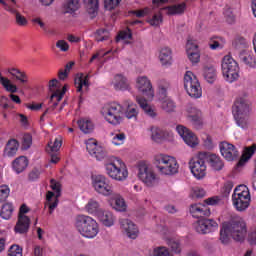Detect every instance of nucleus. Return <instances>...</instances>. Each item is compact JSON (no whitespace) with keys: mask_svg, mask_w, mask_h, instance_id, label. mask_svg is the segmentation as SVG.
Here are the masks:
<instances>
[{"mask_svg":"<svg viewBox=\"0 0 256 256\" xmlns=\"http://www.w3.org/2000/svg\"><path fill=\"white\" fill-rule=\"evenodd\" d=\"M100 113L107 123L117 126L123 123V117L137 121L139 117V107L129 99L124 100L122 103L113 101L105 103Z\"/></svg>","mask_w":256,"mask_h":256,"instance_id":"obj_1","label":"nucleus"},{"mask_svg":"<svg viewBox=\"0 0 256 256\" xmlns=\"http://www.w3.org/2000/svg\"><path fill=\"white\" fill-rule=\"evenodd\" d=\"M245 235H247V224L242 218H234L224 222L220 229V241L223 245H229L231 239L244 241Z\"/></svg>","mask_w":256,"mask_h":256,"instance_id":"obj_2","label":"nucleus"},{"mask_svg":"<svg viewBox=\"0 0 256 256\" xmlns=\"http://www.w3.org/2000/svg\"><path fill=\"white\" fill-rule=\"evenodd\" d=\"M154 167L163 177H173L179 173V162L176 157L159 153L154 156Z\"/></svg>","mask_w":256,"mask_h":256,"instance_id":"obj_3","label":"nucleus"},{"mask_svg":"<svg viewBox=\"0 0 256 256\" xmlns=\"http://www.w3.org/2000/svg\"><path fill=\"white\" fill-rule=\"evenodd\" d=\"M104 169L106 175L113 181H126L129 177V170L124 161L119 158L112 156L104 162Z\"/></svg>","mask_w":256,"mask_h":256,"instance_id":"obj_4","label":"nucleus"},{"mask_svg":"<svg viewBox=\"0 0 256 256\" xmlns=\"http://www.w3.org/2000/svg\"><path fill=\"white\" fill-rule=\"evenodd\" d=\"M74 227L85 239H95V236L99 235V224L91 216L78 215L75 218Z\"/></svg>","mask_w":256,"mask_h":256,"instance_id":"obj_5","label":"nucleus"},{"mask_svg":"<svg viewBox=\"0 0 256 256\" xmlns=\"http://www.w3.org/2000/svg\"><path fill=\"white\" fill-rule=\"evenodd\" d=\"M232 204L236 211H247L251 205V194L249 188L245 185H240L234 189L232 194Z\"/></svg>","mask_w":256,"mask_h":256,"instance_id":"obj_6","label":"nucleus"},{"mask_svg":"<svg viewBox=\"0 0 256 256\" xmlns=\"http://www.w3.org/2000/svg\"><path fill=\"white\" fill-rule=\"evenodd\" d=\"M221 69L223 79L227 83H235L239 79V64L230 55L223 57Z\"/></svg>","mask_w":256,"mask_h":256,"instance_id":"obj_7","label":"nucleus"},{"mask_svg":"<svg viewBox=\"0 0 256 256\" xmlns=\"http://www.w3.org/2000/svg\"><path fill=\"white\" fill-rule=\"evenodd\" d=\"M171 87L169 81L162 79L158 81V99L160 101V107L166 113H173L175 111V102H173L169 96H167V91Z\"/></svg>","mask_w":256,"mask_h":256,"instance_id":"obj_8","label":"nucleus"},{"mask_svg":"<svg viewBox=\"0 0 256 256\" xmlns=\"http://www.w3.org/2000/svg\"><path fill=\"white\" fill-rule=\"evenodd\" d=\"M92 187L99 195H103V197H111L115 195L113 184L110 179L105 177V175L92 176Z\"/></svg>","mask_w":256,"mask_h":256,"instance_id":"obj_9","label":"nucleus"},{"mask_svg":"<svg viewBox=\"0 0 256 256\" xmlns=\"http://www.w3.org/2000/svg\"><path fill=\"white\" fill-rule=\"evenodd\" d=\"M184 88L193 99H199L203 95L201 83H199V79L191 71H187L184 75Z\"/></svg>","mask_w":256,"mask_h":256,"instance_id":"obj_10","label":"nucleus"},{"mask_svg":"<svg viewBox=\"0 0 256 256\" xmlns=\"http://www.w3.org/2000/svg\"><path fill=\"white\" fill-rule=\"evenodd\" d=\"M138 179L146 185V187H155L157 185V174L153 171V168L145 162H141L138 165Z\"/></svg>","mask_w":256,"mask_h":256,"instance_id":"obj_11","label":"nucleus"},{"mask_svg":"<svg viewBox=\"0 0 256 256\" xmlns=\"http://www.w3.org/2000/svg\"><path fill=\"white\" fill-rule=\"evenodd\" d=\"M188 165L195 179H198V180L205 179L207 175V165H205V160H203V158H200V157L191 158Z\"/></svg>","mask_w":256,"mask_h":256,"instance_id":"obj_12","label":"nucleus"},{"mask_svg":"<svg viewBox=\"0 0 256 256\" xmlns=\"http://www.w3.org/2000/svg\"><path fill=\"white\" fill-rule=\"evenodd\" d=\"M49 90L51 91V102L52 104V110L56 108L57 103L63 99V96L67 92V88L63 85H61V82L57 79H52L49 81Z\"/></svg>","mask_w":256,"mask_h":256,"instance_id":"obj_13","label":"nucleus"},{"mask_svg":"<svg viewBox=\"0 0 256 256\" xmlns=\"http://www.w3.org/2000/svg\"><path fill=\"white\" fill-rule=\"evenodd\" d=\"M135 87L139 93H142L144 97L152 100L155 97V89H153V84L147 76H138L136 78Z\"/></svg>","mask_w":256,"mask_h":256,"instance_id":"obj_14","label":"nucleus"},{"mask_svg":"<svg viewBox=\"0 0 256 256\" xmlns=\"http://www.w3.org/2000/svg\"><path fill=\"white\" fill-rule=\"evenodd\" d=\"M193 227L200 235H207L219 229V224L213 219H200L193 224Z\"/></svg>","mask_w":256,"mask_h":256,"instance_id":"obj_15","label":"nucleus"},{"mask_svg":"<svg viewBox=\"0 0 256 256\" xmlns=\"http://www.w3.org/2000/svg\"><path fill=\"white\" fill-rule=\"evenodd\" d=\"M86 149L89 155L97 159V161H103V159L107 157V150L99 146L94 139H88L86 141Z\"/></svg>","mask_w":256,"mask_h":256,"instance_id":"obj_16","label":"nucleus"},{"mask_svg":"<svg viewBox=\"0 0 256 256\" xmlns=\"http://www.w3.org/2000/svg\"><path fill=\"white\" fill-rule=\"evenodd\" d=\"M176 131L188 147H197V145H199V139H197V136L194 135V133H192L187 127L178 125L176 126Z\"/></svg>","mask_w":256,"mask_h":256,"instance_id":"obj_17","label":"nucleus"},{"mask_svg":"<svg viewBox=\"0 0 256 256\" xmlns=\"http://www.w3.org/2000/svg\"><path fill=\"white\" fill-rule=\"evenodd\" d=\"M186 53L189 61L195 65L201 61V54L199 53V45L196 40L189 38L186 43Z\"/></svg>","mask_w":256,"mask_h":256,"instance_id":"obj_18","label":"nucleus"},{"mask_svg":"<svg viewBox=\"0 0 256 256\" xmlns=\"http://www.w3.org/2000/svg\"><path fill=\"white\" fill-rule=\"evenodd\" d=\"M232 113L233 115H250L251 101L245 97L237 98L233 105Z\"/></svg>","mask_w":256,"mask_h":256,"instance_id":"obj_19","label":"nucleus"},{"mask_svg":"<svg viewBox=\"0 0 256 256\" xmlns=\"http://www.w3.org/2000/svg\"><path fill=\"white\" fill-rule=\"evenodd\" d=\"M119 223L122 231L127 235V237L130 239H137V235H139V228L133 221L127 218H121Z\"/></svg>","mask_w":256,"mask_h":256,"instance_id":"obj_20","label":"nucleus"},{"mask_svg":"<svg viewBox=\"0 0 256 256\" xmlns=\"http://www.w3.org/2000/svg\"><path fill=\"white\" fill-rule=\"evenodd\" d=\"M220 153L226 161H235L239 157V151L235 146L228 142H222L220 144Z\"/></svg>","mask_w":256,"mask_h":256,"instance_id":"obj_21","label":"nucleus"},{"mask_svg":"<svg viewBox=\"0 0 256 256\" xmlns=\"http://www.w3.org/2000/svg\"><path fill=\"white\" fill-rule=\"evenodd\" d=\"M136 102L138 103L139 107L142 109L146 117H148L149 119H157L159 115L157 113V109L155 108V106L148 104L147 99L137 96Z\"/></svg>","mask_w":256,"mask_h":256,"instance_id":"obj_22","label":"nucleus"},{"mask_svg":"<svg viewBox=\"0 0 256 256\" xmlns=\"http://www.w3.org/2000/svg\"><path fill=\"white\" fill-rule=\"evenodd\" d=\"M158 59L162 67H171L173 65V50L167 46L161 47L158 51Z\"/></svg>","mask_w":256,"mask_h":256,"instance_id":"obj_23","label":"nucleus"},{"mask_svg":"<svg viewBox=\"0 0 256 256\" xmlns=\"http://www.w3.org/2000/svg\"><path fill=\"white\" fill-rule=\"evenodd\" d=\"M186 118H187V121L189 123H191L197 129H199V127H201V125H203V118H202L201 110H199L195 107H190L187 109Z\"/></svg>","mask_w":256,"mask_h":256,"instance_id":"obj_24","label":"nucleus"},{"mask_svg":"<svg viewBox=\"0 0 256 256\" xmlns=\"http://www.w3.org/2000/svg\"><path fill=\"white\" fill-rule=\"evenodd\" d=\"M96 217L104 227H113V225H115V221H117L115 214L109 210H102Z\"/></svg>","mask_w":256,"mask_h":256,"instance_id":"obj_25","label":"nucleus"},{"mask_svg":"<svg viewBox=\"0 0 256 256\" xmlns=\"http://www.w3.org/2000/svg\"><path fill=\"white\" fill-rule=\"evenodd\" d=\"M109 203L115 211L124 212L127 211V203L125 202V199L121 194L114 193L112 196H110Z\"/></svg>","mask_w":256,"mask_h":256,"instance_id":"obj_26","label":"nucleus"},{"mask_svg":"<svg viewBox=\"0 0 256 256\" xmlns=\"http://www.w3.org/2000/svg\"><path fill=\"white\" fill-rule=\"evenodd\" d=\"M112 85L116 91L131 90V85H129V80H127V77L123 76L122 74H117L114 76Z\"/></svg>","mask_w":256,"mask_h":256,"instance_id":"obj_27","label":"nucleus"},{"mask_svg":"<svg viewBox=\"0 0 256 256\" xmlns=\"http://www.w3.org/2000/svg\"><path fill=\"white\" fill-rule=\"evenodd\" d=\"M190 213L195 219H201V217H209L211 211L203 204H192L190 206Z\"/></svg>","mask_w":256,"mask_h":256,"instance_id":"obj_28","label":"nucleus"},{"mask_svg":"<svg viewBox=\"0 0 256 256\" xmlns=\"http://www.w3.org/2000/svg\"><path fill=\"white\" fill-rule=\"evenodd\" d=\"M206 161L212 171H222L223 167H225L223 159L216 154H208L206 156Z\"/></svg>","mask_w":256,"mask_h":256,"instance_id":"obj_29","label":"nucleus"},{"mask_svg":"<svg viewBox=\"0 0 256 256\" xmlns=\"http://www.w3.org/2000/svg\"><path fill=\"white\" fill-rule=\"evenodd\" d=\"M30 225L31 219H29L27 215H18V221L16 223L14 231L16 233H20V235H23V233H27V231H29Z\"/></svg>","mask_w":256,"mask_h":256,"instance_id":"obj_30","label":"nucleus"},{"mask_svg":"<svg viewBox=\"0 0 256 256\" xmlns=\"http://www.w3.org/2000/svg\"><path fill=\"white\" fill-rule=\"evenodd\" d=\"M50 187L53 191H55L56 193V198L53 202H49V213L50 215L53 214V211H55V209H57V205H59V199H57L58 197H61V184L55 180H51L50 182Z\"/></svg>","mask_w":256,"mask_h":256,"instance_id":"obj_31","label":"nucleus"},{"mask_svg":"<svg viewBox=\"0 0 256 256\" xmlns=\"http://www.w3.org/2000/svg\"><path fill=\"white\" fill-rule=\"evenodd\" d=\"M19 151V142L15 139H10L4 148L3 157H15Z\"/></svg>","mask_w":256,"mask_h":256,"instance_id":"obj_32","label":"nucleus"},{"mask_svg":"<svg viewBox=\"0 0 256 256\" xmlns=\"http://www.w3.org/2000/svg\"><path fill=\"white\" fill-rule=\"evenodd\" d=\"M239 59L241 63H244V65H247V67H256L255 55H253L251 50H243L239 54Z\"/></svg>","mask_w":256,"mask_h":256,"instance_id":"obj_33","label":"nucleus"},{"mask_svg":"<svg viewBox=\"0 0 256 256\" xmlns=\"http://www.w3.org/2000/svg\"><path fill=\"white\" fill-rule=\"evenodd\" d=\"M29 165V160H27V157L20 156L16 158L12 163V169L19 175V173H23L27 169V166Z\"/></svg>","mask_w":256,"mask_h":256,"instance_id":"obj_34","label":"nucleus"},{"mask_svg":"<svg viewBox=\"0 0 256 256\" xmlns=\"http://www.w3.org/2000/svg\"><path fill=\"white\" fill-rule=\"evenodd\" d=\"M237 127L240 129H249L251 126V118L249 114H236L233 115Z\"/></svg>","mask_w":256,"mask_h":256,"instance_id":"obj_35","label":"nucleus"},{"mask_svg":"<svg viewBox=\"0 0 256 256\" xmlns=\"http://www.w3.org/2000/svg\"><path fill=\"white\" fill-rule=\"evenodd\" d=\"M8 73L11 74L20 85H27L29 83V77L27 74L25 72H21V70L17 68L8 69Z\"/></svg>","mask_w":256,"mask_h":256,"instance_id":"obj_36","label":"nucleus"},{"mask_svg":"<svg viewBox=\"0 0 256 256\" xmlns=\"http://www.w3.org/2000/svg\"><path fill=\"white\" fill-rule=\"evenodd\" d=\"M74 85L78 93H82L83 87H89V75L83 73L77 74L74 79Z\"/></svg>","mask_w":256,"mask_h":256,"instance_id":"obj_37","label":"nucleus"},{"mask_svg":"<svg viewBox=\"0 0 256 256\" xmlns=\"http://www.w3.org/2000/svg\"><path fill=\"white\" fill-rule=\"evenodd\" d=\"M78 127L82 133H93V129H95V124L89 118H81L77 121Z\"/></svg>","mask_w":256,"mask_h":256,"instance_id":"obj_38","label":"nucleus"},{"mask_svg":"<svg viewBox=\"0 0 256 256\" xmlns=\"http://www.w3.org/2000/svg\"><path fill=\"white\" fill-rule=\"evenodd\" d=\"M85 209L89 215H94V217H98L99 213L103 211L101 208V205L97 200L91 199L88 201V203L85 206Z\"/></svg>","mask_w":256,"mask_h":256,"instance_id":"obj_39","label":"nucleus"},{"mask_svg":"<svg viewBox=\"0 0 256 256\" xmlns=\"http://www.w3.org/2000/svg\"><path fill=\"white\" fill-rule=\"evenodd\" d=\"M203 77L207 83H215V80L217 79V69H215V66H205L203 70Z\"/></svg>","mask_w":256,"mask_h":256,"instance_id":"obj_40","label":"nucleus"},{"mask_svg":"<svg viewBox=\"0 0 256 256\" xmlns=\"http://www.w3.org/2000/svg\"><path fill=\"white\" fill-rule=\"evenodd\" d=\"M151 139L155 143H161L164 139H167V132L161 128L152 127L151 128Z\"/></svg>","mask_w":256,"mask_h":256,"instance_id":"obj_41","label":"nucleus"},{"mask_svg":"<svg viewBox=\"0 0 256 256\" xmlns=\"http://www.w3.org/2000/svg\"><path fill=\"white\" fill-rule=\"evenodd\" d=\"M0 84L8 93H17V85L13 84V82L9 78L1 75V72H0Z\"/></svg>","mask_w":256,"mask_h":256,"instance_id":"obj_42","label":"nucleus"},{"mask_svg":"<svg viewBox=\"0 0 256 256\" xmlns=\"http://www.w3.org/2000/svg\"><path fill=\"white\" fill-rule=\"evenodd\" d=\"M185 7H187V5L185 3H181L166 7L164 10L166 11L167 15H181L185 12Z\"/></svg>","mask_w":256,"mask_h":256,"instance_id":"obj_43","label":"nucleus"},{"mask_svg":"<svg viewBox=\"0 0 256 256\" xmlns=\"http://www.w3.org/2000/svg\"><path fill=\"white\" fill-rule=\"evenodd\" d=\"M148 256H174L173 253H171V250L165 246H157L153 248Z\"/></svg>","mask_w":256,"mask_h":256,"instance_id":"obj_44","label":"nucleus"},{"mask_svg":"<svg viewBox=\"0 0 256 256\" xmlns=\"http://www.w3.org/2000/svg\"><path fill=\"white\" fill-rule=\"evenodd\" d=\"M13 211H14L13 204L5 203L4 205H2L0 217H2V219H5L6 221H9V219H11L13 215Z\"/></svg>","mask_w":256,"mask_h":256,"instance_id":"obj_45","label":"nucleus"},{"mask_svg":"<svg viewBox=\"0 0 256 256\" xmlns=\"http://www.w3.org/2000/svg\"><path fill=\"white\" fill-rule=\"evenodd\" d=\"M110 136L112 144L116 147L123 145L125 143V140L127 139L125 133L121 132L111 133Z\"/></svg>","mask_w":256,"mask_h":256,"instance_id":"obj_46","label":"nucleus"},{"mask_svg":"<svg viewBox=\"0 0 256 256\" xmlns=\"http://www.w3.org/2000/svg\"><path fill=\"white\" fill-rule=\"evenodd\" d=\"M84 4L88 13L94 17L99 10V0H84Z\"/></svg>","mask_w":256,"mask_h":256,"instance_id":"obj_47","label":"nucleus"},{"mask_svg":"<svg viewBox=\"0 0 256 256\" xmlns=\"http://www.w3.org/2000/svg\"><path fill=\"white\" fill-rule=\"evenodd\" d=\"M255 150H256L255 145L247 148L242 156L243 158L237 163V166L243 167V165H245L246 161H249V158L253 157V155L255 154Z\"/></svg>","mask_w":256,"mask_h":256,"instance_id":"obj_48","label":"nucleus"},{"mask_svg":"<svg viewBox=\"0 0 256 256\" xmlns=\"http://www.w3.org/2000/svg\"><path fill=\"white\" fill-rule=\"evenodd\" d=\"M61 145H63V137L58 136L53 143L48 144L47 151H50V153H57V151L61 149Z\"/></svg>","mask_w":256,"mask_h":256,"instance_id":"obj_49","label":"nucleus"},{"mask_svg":"<svg viewBox=\"0 0 256 256\" xmlns=\"http://www.w3.org/2000/svg\"><path fill=\"white\" fill-rule=\"evenodd\" d=\"M64 9L66 13H75L79 9V0H66Z\"/></svg>","mask_w":256,"mask_h":256,"instance_id":"obj_50","label":"nucleus"},{"mask_svg":"<svg viewBox=\"0 0 256 256\" xmlns=\"http://www.w3.org/2000/svg\"><path fill=\"white\" fill-rule=\"evenodd\" d=\"M225 38L214 37L212 38V43L210 44V49L216 51L217 49H223L225 47Z\"/></svg>","mask_w":256,"mask_h":256,"instance_id":"obj_51","label":"nucleus"},{"mask_svg":"<svg viewBox=\"0 0 256 256\" xmlns=\"http://www.w3.org/2000/svg\"><path fill=\"white\" fill-rule=\"evenodd\" d=\"M131 37H133V35L131 34L130 29L123 30V31H120L119 34L117 35L116 42L119 43V41H124V43H129L127 39H131Z\"/></svg>","mask_w":256,"mask_h":256,"instance_id":"obj_52","label":"nucleus"},{"mask_svg":"<svg viewBox=\"0 0 256 256\" xmlns=\"http://www.w3.org/2000/svg\"><path fill=\"white\" fill-rule=\"evenodd\" d=\"M224 17L229 25H233V23H235V14L233 13V9H231V7L226 6L224 8Z\"/></svg>","mask_w":256,"mask_h":256,"instance_id":"obj_53","label":"nucleus"},{"mask_svg":"<svg viewBox=\"0 0 256 256\" xmlns=\"http://www.w3.org/2000/svg\"><path fill=\"white\" fill-rule=\"evenodd\" d=\"M11 189L7 185L0 186V203H5L9 199Z\"/></svg>","mask_w":256,"mask_h":256,"instance_id":"obj_54","label":"nucleus"},{"mask_svg":"<svg viewBox=\"0 0 256 256\" xmlns=\"http://www.w3.org/2000/svg\"><path fill=\"white\" fill-rule=\"evenodd\" d=\"M167 245L172 249L173 253H181V242L177 239H169Z\"/></svg>","mask_w":256,"mask_h":256,"instance_id":"obj_55","label":"nucleus"},{"mask_svg":"<svg viewBox=\"0 0 256 256\" xmlns=\"http://www.w3.org/2000/svg\"><path fill=\"white\" fill-rule=\"evenodd\" d=\"M95 39L98 43L101 41H107V39H109V31L105 29L98 30L95 34Z\"/></svg>","mask_w":256,"mask_h":256,"instance_id":"obj_56","label":"nucleus"},{"mask_svg":"<svg viewBox=\"0 0 256 256\" xmlns=\"http://www.w3.org/2000/svg\"><path fill=\"white\" fill-rule=\"evenodd\" d=\"M119 3H121V0H104V7L107 11H113L119 6Z\"/></svg>","mask_w":256,"mask_h":256,"instance_id":"obj_57","label":"nucleus"},{"mask_svg":"<svg viewBox=\"0 0 256 256\" xmlns=\"http://www.w3.org/2000/svg\"><path fill=\"white\" fill-rule=\"evenodd\" d=\"M33 145V137L31 134H24L22 138L23 149H29Z\"/></svg>","mask_w":256,"mask_h":256,"instance_id":"obj_58","label":"nucleus"},{"mask_svg":"<svg viewBox=\"0 0 256 256\" xmlns=\"http://www.w3.org/2000/svg\"><path fill=\"white\" fill-rule=\"evenodd\" d=\"M206 205H221L223 203V198L221 196H213L205 200Z\"/></svg>","mask_w":256,"mask_h":256,"instance_id":"obj_59","label":"nucleus"},{"mask_svg":"<svg viewBox=\"0 0 256 256\" xmlns=\"http://www.w3.org/2000/svg\"><path fill=\"white\" fill-rule=\"evenodd\" d=\"M8 256H23V249L19 245H12L9 249Z\"/></svg>","mask_w":256,"mask_h":256,"instance_id":"obj_60","label":"nucleus"},{"mask_svg":"<svg viewBox=\"0 0 256 256\" xmlns=\"http://www.w3.org/2000/svg\"><path fill=\"white\" fill-rule=\"evenodd\" d=\"M163 21V16L161 14H155L148 22L153 27H158V25H161Z\"/></svg>","mask_w":256,"mask_h":256,"instance_id":"obj_61","label":"nucleus"},{"mask_svg":"<svg viewBox=\"0 0 256 256\" xmlns=\"http://www.w3.org/2000/svg\"><path fill=\"white\" fill-rule=\"evenodd\" d=\"M205 189L201 188V187H195L192 190V197H195L196 199H201L203 197H205Z\"/></svg>","mask_w":256,"mask_h":256,"instance_id":"obj_62","label":"nucleus"},{"mask_svg":"<svg viewBox=\"0 0 256 256\" xmlns=\"http://www.w3.org/2000/svg\"><path fill=\"white\" fill-rule=\"evenodd\" d=\"M233 181H227L225 182L223 188H222V193L225 197H227V195H229V193H231V191H233Z\"/></svg>","mask_w":256,"mask_h":256,"instance_id":"obj_63","label":"nucleus"},{"mask_svg":"<svg viewBox=\"0 0 256 256\" xmlns=\"http://www.w3.org/2000/svg\"><path fill=\"white\" fill-rule=\"evenodd\" d=\"M247 241L250 245H256V228L249 232Z\"/></svg>","mask_w":256,"mask_h":256,"instance_id":"obj_64","label":"nucleus"}]
</instances>
